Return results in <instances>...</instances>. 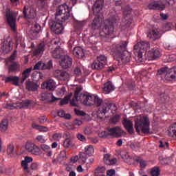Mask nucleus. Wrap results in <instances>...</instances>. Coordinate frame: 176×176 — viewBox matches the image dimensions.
I'll return each mask as SVG.
<instances>
[{"mask_svg": "<svg viewBox=\"0 0 176 176\" xmlns=\"http://www.w3.org/2000/svg\"><path fill=\"white\" fill-rule=\"evenodd\" d=\"M104 0H96L92 8L94 14H98L100 12H101V10H102Z\"/></svg>", "mask_w": 176, "mask_h": 176, "instance_id": "23", "label": "nucleus"}, {"mask_svg": "<svg viewBox=\"0 0 176 176\" xmlns=\"http://www.w3.org/2000/svg\"><path fill=\"white\" fill-rule=\"evenodd\" d=\"M106 164H107L108 166H112L113 164H116V159H109V160H106L105 162Z\"/></svg>", "mask_w": 176, "mask_h": 176, "instance_id": "59", "label": "nucleus"}, {"mask_svg": "<svg viewBox=\"0 0 176 176\" xmlns=\"http://www.w3.org/2000/svg\"><path fill=\"white\" fill-rule=\"evenodd\" d=\"M37 1H38L37 3H38V8H40V9H42L43 8V6H45V0H37Z\"/></svg>", "mask_w": 176, "mask_h": 176, "instance_id": "63", "label": "nucleus"}, {"mask_svg": "<svg viewBox=\"0 0 176 176\" xmlns=\"http://www.w3.org/2000/svg\"><path fill=\"white\" fill-rule=\"evenodd\" d=\"M119 16L118 15H113L109 19L104 21V27L100 32L99 35L101 38H108L111 36L115 32V24L118 23Z\"/></svg>", "mask_w": 176, "mask_h": 176, "instance_id": "4", "label": "nucleus"}, {"mask_svg": "<svg viewBox=\"0 0 176 176\" xmlns=\"http://www.w3.org/2000/svg\"><path fill=\"white\" fill-rule=\"evenodd\" d=\"M131 25V19L129 21L123 20L121 23L120 27L122 30H126V28H129Z\"/></svg>", "mask_w": 176, "mask_h": 176, "instance_id": "46", "label": "nucleus"}, {"mask_svg": "<svg viewBox=\"0 0 176 176\" xmlns=\"http://www.w3.org/2000/svg\"><path fill=\"white\" fill-rule=\"evenodd\" d=\"M41 89L48 90V91H53L56 89V82L53 79L44 81L41 84Z\"/></svg>", "mask_w": 176, "mask_h": 176, "instance_id": "14", "label": "nucleus"}, {"mask_svg": "<svg viewBox=\"0 0 176 176\" xmlns=\"http://www.w3.org/2000/svg\"><path fill=\"white\" fill-rule=\"evenodd\" d=\"M25 89L28 91H36L39 89V84L32 81H27Z\"/></svg>", "mask_w": 176, "mask_h": 176, "instance_id": "25", "label": "nucleus"}, {"mask_svg": "<svg viewBox=\"0 0 176 176\" xmlns=\"http://www.w3.org/2000/svg\"><path fill=\"white\" fill-rule=\"evenodd\" d=\"M72 145V142H71V140H69V138L66 139L63 142L64 148H71Z\"/></svg>", "mask_w": 176, "mask_h": 176, "instance_id": "52", "label": "nucleus"}, {"mask_svg": "<svg viewBox=\"0 0 176 176\" xmlns=\"http://www.w3.org/2000/svg\"><path fill=\"white\" fill-rule=\"evenodd\" d=\"M54 78H56L60 82H68L69 80V74L64 70L56 69L53 74Z\"/></svg>", "mask_w": 176, "mask_h": 176, "instance_id": "9", "label": "nucleus"}, {"mask_svg": "<svg viewBox=\"0 0 176 176\" xmlns=\"http://www.w3.org/2000/svg\"><path fill=\"white\" fill-rule=\"evenodd\" d=\"M79 159L82 161V164H85L86 163V160L87 159V154L84 152H81L79 153Z\"/></svg>", "mask_w": 176, "mask_h": 176, "instance_id": "47", "label": "nucleus"}, {"mask_svg": "<svg viewBox=\"0 0 176 176\" xmlns=\"http://www.w3.org/2000/svg\"><path fill=\"white\" fill-rule=\"evenodd\" d=\"M17 55V51H14L13 54L8 58L10 63H13L14 60H16V56Z\"/></svg>", "mask_w": 176, "mask_h": 176, "instance_id": "56", "label": "nucleus"}, {"mask_svg": "<svg viewBox=\"0 0 176 176\" xmlns=\"http://www.w3.org/2000/svg\"><path fill=\"white\" fill-rule=\"evenodd\" d=\"M120 120V116H115L114 117H113L111 119V123H113V124H116V123H118L119 122V120Z\"/></svg>", "mask_w": 176, "mask_h": 176, "instance_id": "54", "label": "nucleus"}, {"mask_svg": "<svg viewBox=\"0 0 176 176\" xmlns=\"http://www.w3.org/2000/svg\"><path fill=\"white\" fill-rule=\"evenodd\" d=\"M107 131L109 135H111V137H115L116 138H119V137H122V133H123L122 128H120V126L108 128Z\"/></svg>", "mask_w": 176, "mask_h": 176, "instance_id": "17", "label": "nucleus"}, {"mask_svg": "<svg viewBox=\"0 0 176 176\" xmlns=\"http://www.w3.org/2000/svg\"><path fill=\"white\" fill-rule=\"evenodd\" d=\"M134 162H135V160H134V157H133L128 155V157H126V163H128V164H133Z\"/></svg>", "mask_w": 176, "mask_h": 176, "instance_id": "61", "label": "nucleus"}, {"mask_svg": "<svg viewBox=\"0 0 176 176\" xmlns=\"http://www.w3.org/2000/svg\"><path fill=\"white\" fill-rule=\"evenodd\" d=\"M164 74H166V75H165L166 80L171 81V80H175V76L174 74H172L170 76V69H168V68H167V67L160 68V69H158V71L157 72V76L163 75Z\"/></svg>", "mask_w": 176, "mask_h": 176, "instance_id": "13", "label": "nucleus"}, {"mask_svg": "<svg viewBox=\"0 0 176 176\" xmlns=\"http://www.w3.org/2000/svg\"><path fill=\"white\" fill-rule=\"evenodd\" d=\"M72 97V94H70L65 96L63 99L60 100V105H67Z\"/></svg>", "mask_w": 176, "mask_h": 176, "instance_id": "43", "label": "nucleus"}, {"mask_svg": "<svg viewBox=\"0 0 176 176\" xmlns=\"http://www.w3.org/2000/svg\"><path fill=\"white\" fill-rule=\"evenodd\" d=\"M151 122H149V118L145 116H137L136 120H135V129L136 133L140 134V131H141L143 134H149V131H151V129H149V126Z\"/></svg>", "mask_w": 176, "mask_h": 176, "instance_id": "5", "label": "nucleus"}, {"mask_svg": "<svg viewBox=\"0 0 176 176\" xmlns=\"http://www.w3.org/2000/svg\"><path fill=\"white\" fill-rule=\"evenodd\" d=\"M45 50H46V45L45 44V43H41L38 44L37 47L33 51V55L42 56Z\"/></svg>", "mask_w": 176, "mask_h": 176, "instance_id": "26", "label": "nucleus"}, {"mask_svg": "<svg viewBox=\"0 0 176 176\" xmlns=\"http://www.w3.org/2000/svg\"><path fill=\"white\" fill-rule=\"evenodd\" d=\"M24 148L27 152L29 153H32V155H35L36 156H39V155H42V151H41V148L34 142H27L24 146Z\"/></svg>", "mask_w": 176, "mask_h": 176, "instance_id": "8", "label": "nucleus"}, {"mask_svg": "<svg viewBox=\"0 0 176 176\" xmlns=\"http://www.w3.org/2000/svg\"><path fill=\"white\" fill-rule=\"evenodd\" d=\"M6 18L8 25L12 31H16V19H17V14L10 10H7L6 12Z\"/></svg>", "mask_w": 176, "mask_h": 176, "instance_id": "7", "label": "nucleus"}, {"mask_svg": "<svg viewBox=\"0 0 176 176\" xmlns=\"http://www.w3.org/2000/svg\"><path fill=\"white\" fill-rule=\"evenodd\" d=\"M82 90H83V89L80 87L76 89L74 96L70 101V105H72V107H78V101H80L84 104V105H88L89 107L94 105L95 95H86L82 93Z\"/></svg>", "mask_w": 176, "mask_h": 176, "instance_id": "2", "label": "nucleus"}, {"mask_svg": "<svg viewBox=\"0 0 176 176\" xmlns=\"http://www.w3.org/2000/svg\"><path fill=\"white\" fill-rule=\"evenodd\" d=\"M162 56V51L158 48H153L147 52L148 60H157Z\"/></svg>", "mask_w": 176, "mask_h": 176, "instance_id": "12", "label": "nucleus"}, {"mask_svg": "<svg viewBox=\"0 0 176 176\" xmlns=\"http://www.w3.org/2000/svg\"><path fill=\"white\" fill-rule=\"evenodd\" d=\"M150 10H164L166 6L162 1H153L148 6Z\"/></svg>", "mask_w": 176, "mask_h": 176, "instance_id": "15", "label": "nucleus"}, {"mask_svg": "<svg viewBox=\"0 0 176 176\" xmlns=\"http://www.w3.org/2000/svg\"><path fill=\"white\" fill-rule=\"evenodd\" d=\"M38 167H39V164L37 162H33L30 166L31 170H38Z\"/></svg>", "mask_w": 176, "mask_h": 176, "instance_id": "64", "label": "nucleus"}, {"mask_svg": "<svg viewBox=\"0 0 176 176\" xmlns=\"http://www.w3.org/2000/svg\"><path fill=\"white\" fill-rule=\"evenodd\" d=\"M21 70L20 64L17 62L13 61L8 65V74H17V72H20Z\"/></svg>", "mask_w": 176, "mask_h": 176, "instance_id": "22", "label": "nucleus"}, {"mask_svg": "<svg viewBox=\"0 0 176 176\" xmlns=\"http://www.w3.org/2000/svg\"><path fill=\"white\" fill-rule=\"evenodd\" d=\"M71 14L69 13V7L67 4L60 5L56 9L55 14V20L56 21H67L69 19Z\"/></svg>", "mask_w": 176, "mask_h": 176, "instance_id": "6", "label": "nucleus"}, {"mask_svg": "<svg viewBox=\"0 0 176 176\" xmlns=\"http://www.w3.org/2000/svg\"><path fill=\"white\" fill-rule=\"evenodd\" d=\"M105 167L104 166L98 167L95 170V175L98 176L100 174H104V173H105Z\"/></svg>", "mask_w": 176, "mask_h": 176, "instance_id": "49", "label": "nucleus"}, {"mask_svg": "<svg viewBox=\"0 0 176 176\" xmlns=\"http://www.w3.org/2000/svg\"><path fill=\"white\" fill-rule=\"evenodd\" d=\"M122 124L129 134L134 133V129L133 128V122L125 118L123 120Z\"/></svg>", "mask_w": 176, "mask_h": 176, "instance_id": "29", "label": "nucleus"}, {"mask_svg": "<svg viewBox=\"0 0 176 176\" xmlns=\"http://www.w3.org/2000/svg\"><path fill=\"white\" fill-rule=\"evenodd\" d=\"M20 78L17 76H9L5 78V83H12L14 86H19Z\"/></svg>", "mask_w": 176, "mask_h": 176, "instance_id": "24", "label": "nucleus"}, {"mask_svg": "<svg viewBox=\"0 0 176 176\" xmlns=\"http://www.w3.org/2000/svg\"><path fill=\"white\" fill-rule=\"evenodd\" d=\"M32 157L26 156L25 160L21 162V166L23 168L25 173H30V168H28V163L32 162Z\"/></svg>", "mask_w": 176, "mask_h": 176, "instance_id": "28", "label": "nucleus"}, {"mask_svg": "<svg viewBox=\"0 0 176 176\" xmlns=\"http://www.w3.org/2000/svg\"><path fill=\"white\" fill-rule=\"evenodd\" d=\"M7 153L10 157H13L14 155V146L12 144H10L7 147Z\"/></svg>", "mask_w": 176, "mask_h": 176, "instance_id": "41", "label": "nucleus"}, {"mask_svg": "<svg viewBox=\"0 0 176 176\" xmlns=\"http://www.w3.org/2000/svg\"><path fill=\"white\" fill-rule=\"evenodd\" d=\"M32 127L33 129H36V130H38L40 133H47V131H49V128L44 126H41L39 124H36V123H33L32 124Z\"/></svg>", "mask_w": 176, "mask_h": 176, "instance_id": "35", "label": "nucleus"}, {"mask_svg": "<svg viewBox=\"0 0 176 176\" xmlns=\"http://www.w3.org/2000/svg\"><path fill=\"white\" fill-rule=\"evenodd\" d=\"M38 122L41 124H43L44 123H46V122H47V117H46V116H41L38 118Z\"/></svg>", "mask_w": 176, "mask_h": 176, "instance_id": "55", "label": "nucleus"}, {"mask_svg": "<svg viewBox=\"0 0 176 176\" xmlns=\"http://www.w3.org/2000/svg\"><path fill=\"white\" fill-rule=\"evenodd\" d=\"M135 50H143V52H146V50L151 49V43L146 41H140L137 45L134 46Z\"/></svg>", "mask_w": 176, "mask_h": 176, "instance_id": "18", "label": "nucleus"}, {"mask_svg": "<svg viewBox=\"0 0 176 176\" xmlns=\"http://www.w3.org/2000/svg\"><path fill=\"white\" fill-rule=\"evenodd\" d=\"M74 27L77 30H80V28L83 27V22H80V21L76 22L74 24Z\"/></svg>", "mask_w": 176, "mask_h": 176, "instance_id": "60", "label": "nucleus"}, {"mask_svg": "<svg viewBox=\"0 0 176 176\" xmlns=\"http://www.w3.org/2000/svg\"><path fill=\"white\" fill-rule=\"evenodd\" d=\"M65 21H62L60 19V21H56L55 19V21H52L50 23L51 26V31L54 32V34H56L57 35L61 34L63 32V30H64V26H63V23H64Z\"/></svg>", "mask_w": 176, "mask_h": 176, "instance_id": "10", "label": "nucleus"}, {"mask_svg": "<svg viewBox=\"0 0 176 176\" xmlns=\"http://www.w3.org/2000/svg\"><path fill=\"white\" fill-rule=\"evenodd\" d=\"M84 153L88 156H93L94 155V147L91 145L85 146Z\"/></svg>", "mask_w": 176, "mask_h": 176, "instance_id": "38", "label": "nucleus"}, {"mask_svg": "<svg viewBox=\"0 0 176 176\" xmlns=\"http://www.w3.org/2000/svg\"><path fill=\"white\" fill-rule=\"evenodd\" d=\"M61 56H63V50L60 48H56L52 52L54 58H60Z\"/></svg>", "mask_w": 176, "mask_h": 176, "instance_id": "37", "label": "nucleus"}, {"mask_svg": "<svg viewBox=\"0 0 176 176\" xmlns=\"http://www.w3.org/2000/svg\"><path fill=\"white\" fill-rule=\"evenodd\" d=\"M133 159L136 163H139L140 164V168H145V167L148 166V162L144 160L141 157L135 156Z\"/></svg>", "mask_w": 176, "mask_h": 176, "instance_id": "32", "label": "nucleus"}, {"mask_svg": "<svg viewBox=\"0 0 176 176\" xmlns=\"http://www.w3.org/2000/svg\"><path fill=\"white\" fill-rule=\"evenodd\" d=\"M53 68V62L52 60H49L46 63H43V65L41 67V69L45 70V69H48L50 70Z\"/></svg>", "mask_w": 176, "mask_h": 176, "instance_id": "45", "label": "nucleus"}, {"mask_svg": "<svg viewBox=\"0 0 176 176\" xmlns=\"http://www.w3.org/2000/svg\"><path fill=\"white\" fill-rule=\"evenodd\" d=\"M32 104V100H25L19 103H17L16 107L19 108H28Z\"/></svg>", "mask_w": 176, "mask_h": 176, "instance_id": "34", "label": "nucleus"}, {"mask_svg": "<svg viewBox=\"0 0 176 176\" xmlns=\"http://www.w3.org/2000/svg\"><path fill=\"white\" fill-rule=\"evenodd\" d=\"M82 124H83V122H82V120L76 118L74 121H73V126H82Z\"/></svg>", "mask_w": 176, "mask_h": 176, "instance_id": "57", "label": "nucleus"}, {"mask_svg": "<svg viewBox=\"0 0 176 176\" xmlns=\"http://www.w3.org/2000/svg\"><path fill=\"white\" fill-rule=\"evenodd\" d=\"M96 60L99 61V63H101L103 64V65H107V56L104 55H100L97 57Z\"/></svg>", "mask_w": 176, "mask_h": 176, "instance_id": "48", "label": "nucleus"}, {"mask_svg": "<svg viewBox=\"0 0 176 176\" xmlns=\"http://www.w3.org/2000/svg\"><path fill=\"white\" fill-rule=\"evenodd\" d=\"M63 137V135H61V133H54L52 135V138L53 140H54V141H58L60 140V139Z\"/></svg>", "mask_w": 176, "mask_h": 176, "instance_id": "58", "label": "nucleus"}, {"mask_svg": "<svg viewBox=\"0 0 176 176\" xmlns=\"http://www.w3.org/2000/svg\"><path fill=\"white\" fill-rule=\"evenodd\" d=\"M94 105L98 107L97 114L100 119H103L104 116H105V113H107L111 108H112L113 111L118 110L116 104L114 103H108L102 100V99L98 96H95L94 98Z\"/></svg>", "mask_w": 176, "mask_h": 176, "instance_id": "3", "label": "nucleus"}, {"mask_svg": "<svg viewBox=\"0 0 176 176\" xmlns=\"http://www.w3.org/2000/svg\"><path fill=\"white\" fill-rule=\"evenodd\" d=\"M168 131L169 137H176V122L170 124Z\"/></svg>", "mask_w": 176, "mask_h": 176, "instance_id": "36", "label": "nucleus"}, {"mask_svg": "<svg viewBox=\"0 0 176 176\" xmlns=\"http://www.w3.org/2000/svg\"><path fill=\"white\" fill-rule=\"evenodd\" d=\"M102 25V21H101V19H100V16H96L89 25V28L92 31H97V30H100V28H101Z\"/></svg>", "mask_w": 176, "mask_h": 176, "instance_id": "19", "label": "nucleus"}, {"mask_svg": "<svg viewBox=\"0 0 176 176\" xmlns=\"http://www.w3.org/2000/svg\"><path fill=\"white\" fill-rule=\"evenodd\" d=\"M147 38H149L151 41H158V39L162 38V34L160 31L153 29L148 32Z\"/></svg>", "mask_w": 176, "mask_h": 176, "instance_id": "21", "label": "nucleus"}, {"mask_svg": "<svg viewBox=\"0 0 176 176\" xmlns=\"http://www.w3.org/2000/svg\"><path fill=\"white\" fill-rule=\"evenodd\" d=\"M41 148L42 151H44V152H46L47 156H52V150L50 149V146L47 145V144H41Z\"/></svg>", "mask_w": 176, "mask_h": 176, "instance_id": "40", "label": "nucleus"}, {"mask_svg": "<svg viewBox=\"0 0 176 176\" xmlns=\"http://www.w3.org/2000/svg\"><path fill=\"white\" fill-rule=\"evenodd\" d=\"M73 54L77 58H83L85 57V52L83 48L80 47H76L73 50Z\"/></svg>", "mask_w": 176, "mask_h": 176, "instance_id": "30", "label": "nucleus"}, {"mask_svg": "<svg viewBox=\"0 0 176 176\" xmlns=\"http://www.w3.org/2000/svg\"><path fill=\"white\" fill-rule=\"evenodd\" d=\"M9 121L8 119H4L1 121V123L0 124V130L2 132L6 131L8 130V126Z\"/></svg>", "mask_w": 176, "mask_h": 176, "instance_id": "39", "label": "nucleus"}, {"mask_svg": "<svg viewBox=\"0 0 176 176\" xmlns=\"http://www.w3.org/2000/svg\"><path fill=\"white\" fill-rule=\"evenodd\" d=\"M60 65L63 69H68V68H71L72 67V58L65 56L60 63Z\"/></svg>", "mask_w": 176, "mask_h": 176, "instance_id": "16", "label": "nucleus"}, {"mask_svg": "<svg viewBox=\"0 0 176 176\" xmlns=\"http://www.w3.org/2000/svg\"><path fill=\"white\" fill-rule=\"evenodd\" d=\"M150 174L151 176H159L160 175V168L158 166L153 167L151 171Z\"/></svg>", "mask_w": 176, "mask_h": 176, "instance_id": "42", "label": "nucleus"}, {"mask_svg": "<svg viewBox=\"0 0 176 176\" xmlns=\"http://www.w3.org/2000/svg\"><path fill=\"white\" fill-rule=\"evenodd\" d=\"M131 12H133V9L129 6H126L123 9V14L124 16H129V14H131Z\"/></svg>", "mask_w": 176, "mask_h": 176, "instance_id": "51", "label": "nucleus"}, {"mask_svg": "<svg viewBox=\"0 0 176 176\" xmlns=\"http://www.w3.org/2000/svg\"><path fill=\"white\" fill-rule=\"evenodd\" d=\"M32 71V68L30 67L25 69L22 72L21 83H24V81L28 79V78H30V74H31Z\"/></svg>", "mask_w": 176, "mask_h": 176, "instance_id": "31", "label": "nucleus"}, {"mask_svg": "<svg viewBox=\"0 0 176 176\" xmlns=\"http://www.w3.org/2000/svg\"><path fill=\"white\" fill-rule=\"evenodd\" d=\"M91 67L92 69L100 70L102 69V68L105 67V65H104V63H101V62L96 60L94 61V63L91 65Z\"/></svg>", "mask_w": 176, "mask_h": 176, "instance_id": "33", "label": "nucleus"}, {"mask_svg": "<svg viewBox=\"0 0 176 176\" xmlns=\"http://www.w3.org/2000/svg\"><path fill=\"white\" fill-rule=\"evenodd\" d=\"M74 74L76 76V80L79 83H83L85 78V76H82V68L79 66H77L74 69Z\"/></svg>", "mask_w": 176, "mask_h": 176, "instance_id": "20", "label": "nucleus"}, {"mask_svg": "<svg viewBox=\"0 0 176 176\" xmlns=\"http://www.w3.org/2000/svg\"><path fill=\"white\" fill-rule=\"evenodd\" d=\"M142 50L134 49V54L138 56V58L140 61H142Z\"/></svg>", "mask_w": 176, "mask_h": 176, "instance_id": "50", "label": "nucleus"}, {"mask_svg": "<svg viewBox=\"0 0 176 176\" xmlns=\"http://www.w3.org/2000/svg\"><path fill=\"white\" fill-rule=\"evenodd\" d=\"M58 116L60 118H63L64 119H71V116L69 114L65 113V111L63 109H60L58 111Z\"/></svg>", "mask_w": 176, "mask_h": 176, "instance_id": "44", "label": "nucleus"}, {"mask_svg": "<svg viewBox=\"0 0 176 176\" xmlns=\"http://www.w3.org/2000/svg\"><path fill=\"white\" fill-rule=\"evenodd\" d=\"M23 13L24 19H35L36 17L35 10L28 6H24Z\"/></svg>", "mask_w": 176, "mask_h": 176, "instance_id": "11", "label": "nucleus"}, {"mask_svg": "<svg viewBox=\"0 0 176 176\" xmlns=\"http://www.w3.org/2000/svg\"><path fill=\"white\" fill-rule=\"evenodd\" d=\"M32 30L34 32H36V34H38L41 32V25L38 23H36L34 25Z\"/></svg>", "mask_w": 176, "mask_h": 176, "instance_id": "53", "label": "nucleus"}, {"mask_svg": "<svg viewBox=\"0 0 176 176\" xmlns=\"http://www.w3.org/2000/svg\"><path fill=\"white\" fill-rule=\"evenodd\" d=\"M116 173V171L115 169H110L107 171V176H113Z\"/></svg>", "mask_w": 176, "mask_h": 176, "instance_id": "62", "label": "nucleus"}, {"mask_svg": "<svg viewBox=\"0 0 176 176\" xmlns=\"http://www.w3.org/2000/svg\"><path fill=\"white\" fill-rule=\"evenodd\" d=\"M128 41H121L119 44H113L111 48L112 56L117 61H121L122 64L130 63L131 54L127 52Z\"/></svg>", "mask_w": 176, "mask_h": 176, "instance_id": "1", "label": "nucleus"}, {"mask_svg": "<svg viewBox=\"0 0 176 176\" xmlns=\"http://www.w3.org/2000/svg\"><path fill=\"white\" fill-rule=\"evenodd\" d=\"M103 93L104 94H109L111 91H113L115 90V86L111 81H107L104 84V86L102 87Z\"/></svg>", "mask_w": 176, "mask_h": 176, "instance_id": "27", "label": "nucleus"}]
</instances>
